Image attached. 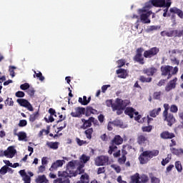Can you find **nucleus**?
I'll list each match as a JSON object with an SVG mask.
<instances>
[{
  "label": "nucleus",
  "mask_w": 183,
  "mask_h": 183,
  "mask_svg": "<svg viewBox=\"0 0 183 183\" xmlns=\"http://www.w3.org/2000/svg\"><path fill=\"white\" fill-rule=\"evenodd\" d=\"M120 103L123 109H127V107L131 104V102L128 99L122 100L120 99Z\"/></svg>",
  "instance_id": "72a5a7b5"
},
{
  "label": "nucleus",
  "mask_w": 183,
  "mask_h": 183,
  "mask_svg": "<svg viewBox=\"0 0 183 183\" xmlns=\"http://www.w3.org/2000/svg\"><path fill=\"white\" fill-rule=\"evenodd\" d=\"M159 52V49L158 47H152L149 50H146L144 52V58H152V56H155Z\"/></svg>",
  "instance_id": "423d86ee"
},
{
  "label": "nucleus",
  "mask_w": 183,
  "mask_h": 183,
  "mask_svg": "<svg viewBox=\"0 0 183 183\" xmlns=\"http://www.w3.org/2000/svg\"><path fill=\"white\" fill-rule=\"evenodd\" d=\"M122 142H124V139H122L119 135H116L110 142L108 154L109 155H112V153L114 152L113 154V157L114 158L121 157V150L118 149V147L117 145H122Z\"/></svg>",
  "instance_id": "f03ea898"
},
{
  "label": "nucleus",
  "mask_w": 183,
  "mask_h": 183,
  "mask_svg": "<svg viewBox=\"0 0 183 183\" xmlns=\"http://www.w3.org/2000/svg\"><path fill=\"white\" fill-rule=\"evenodd\" d=\"M166 4L165 0H152V4L157 8H164Z\"/></svg>",
  "instance_id": "6ab92c4d"
},
{
  "label": "nucleus",
  "mask_w": 183,
  "mask_h": 183,
  "mask_svg": "<svg viewBox=\"0 0 183 183\" xmlns=\"http://www.w3.org/2000/svg\"><path fill=\"white\" fill-rule=\"evenodd\" d=\"M112 124L113 125H114V127H120V128H122V126L124 125V122H122V121L119 119H116L113 121Z\"/></svg>",
  "instance_id": "79ce46f5"
},
{
  "label": "nucleus",
  "mask_w": 183,
  "mask_h": 183,
  "mask_svg": "<svg viewBox=\"0 0 183 183\" xmlns=\"http://www.w3.org/2000/svg\"><path fill=\"white\" fill-rule=\"evenodd\" d=\"M133 61H134V62H138V64H139L140 65H144V64H145L144 57L142 56H139V55H135L133 57Z\"/></svg>",
  "instance_id": "bb28decb"
},
{
  "label": "nucleus",
  "mask_w": 183,
  "mask_h": 183,
  "mask_svg": "<svg viewBox=\"0 0 183 183\" xmlns=\"http://www.w3.org/2000/svg\"><path fill=\"white\" fill-rule=\"evenodd\" d=\"M172 2H166L163 8H166L164 9V12L166 14H168V9H169V6H171V4Z\"/></svg>",
  "instance_id": "5fc2aeb1"
},
{
  "label": "nucleus",
  "mask_w": 183,
  "mask_h": 183,
  "mask_svg": "<svg viewBox=\"0 0 183 183\" xmlns=\"http://www.w3.org/2000/svg\"><path fill=\"white\" fill-rule=\"evenodd\" d=\"M27 124L28 122H26V120L22 119L19 121V127H26Z\"/></svg>",
  "instance_id": "e2e57ef3"
},
{
  "label": "nucleus",
  "mask_w": 183,
  "mask_h": 183,
  "mask_svg": "<svg viewBox=\"0 0 183 183\" xmlns=\"http://www.w3.org/2000/svg\"><path fill=\"white\" fill-rule=\"evenodd\" d=\"M89 159H90V157L85 154H82L81 157H80V161L81 162H83V164H86V162L89 161Z\"/></svg>",
  "instance_id": "c03bdc74"
},
{
  "label": "nucleus",
  "mask_w": 183,
  "mask_h": 183,
  "mask_svg": "<svg viewBox=\"0 0 183 183\" xmlns=\"http://www.w3.org/2000/svg\"><path fill=\"white\" fill-rule=\"evenodd\" d=\"M85 112L86 117H89L92 114L97 115V114H98V110L92 108V107H87Z\"/></svg>",
  "instance_id": "a878e982"
},
{
  "label": "nucleus",
  "mask_w": 183,
  "mask_h": 183,
  "mask_svg": "<svg viewBox=\"0 0 183 183\" xmlns=\"http://www.w3.org/2000/svg\"><path fill=\"white\" fill-rule=\"evenodd\" d=\"M170 61L172 65H179V59H178V58L172 57V59H170Z\"/></svg>",
  "instance_id": "6e6d98bb"
},
{
  "label": "nucleus",
  "mask_w": 183,
  "mask_h": 183,
  "mask_svg": "<svg viewBox=\"0 0 183 183\" xmlns=\"http://www.w3.org/2000/svg\"><path fill=\"white\" fill-rule=\"evenodd\" d=\"M178 72V69H174L173 71H171V69H163L162 70V75L163 76H167V79H171L172 75H175Z\"/></svg>",
  "instance_id": "4468645a"
},
{
  "label": "nucleus",
  "mask_w": 183,
  "mask_h": 183,
  "mask_svg": "<svg viewBox=\"0 0 183 183\" xmlns=\"http://www.w3.org/2000/svg\"><path fill=\"white\" fill-rule=\"evenodd\" d=\"M90 119L92 120V123L94 124V127H99V122H98V119L94 117H90Z\"/></svg>",
  "instance_id": "680f3d73"
},
{
  "label": "nucleus",
  "mask_w": 183,
  "mask_h": 183,
  "mask_svg": "<svg viewBox=\"0 0 183 183\" xmlns=\"http://www.w3.org/2000/svg\"><path fill=\"white\" fill-rule=\"evenodd\" d=\"M170 112H173L174 114H177V112H178V107H177V105L172 104L170 107Z\"/></svg>",
  "instance_id": "4d7b16f0"
},
{
  "label": "nucleus",
  "mask_w": 183,
  "mask_h": 183,
  "mask_svg": "<svg viewBox=\"0 0 183 183\" xmlns=\"http://www.w3.org/2000/svg\"><path fill=\"white\" fill-rule=\"evenodd\" d=\"M148 141V137H147V134H140L137 137V144L139 145H143Z\"/></svg>",
  "instance_id": "a211bd4d"
},
{
  "label": "nucleus",
  "mask_w": 183,
  "mask_h": 183,
  "mask_svg": "<svg viewBox=\"0 0 183 183\" xmlns=\"http://www.w3.org/2000/svg\"><path fill=\"white\" fill-rule=\"evenodd\" d=\"M130 183H139V173H136L131 176Z\"/></svg>",
  "instance_id": "2f4dec72"
},
{
  "label": "nucleus",
  "mask_w": 183,
  "mask_h": 183,
  "mask_svg": "<svg viewBox=\"0 0 183 183\" xmlns=\"http://www.w3.org/2000/svg\"><path fill=\"white\" fill-rule=\"evenodd\" d=\"M170 151L173 155H176L177 157H182L183 155V149H177L175 147H171Z\"/></svg>",
  "instance_id": "412c9836"
},
{
  "label": "nucleus",
  "mask_w": 183,
  "mask_h": 183,
  "mask_svg": "<svg viewBox=\"0 0 183 183\" xmlns=\"http://www.w3.org/2000/svg\"><path fill=\"white\" fill-rule=\"evenodd\" d=\"M164 110L163 112L162 115H167V114H168V111H169V104H164Z\"/></svg>",
  "instance_id": "13d9d810"
},
{
  "label": "nucleus",
  "mask_w": 183,
  "mask_h": 183,
  "mask_svg": "<svg viewBox=\"0 0 183 183\" xmlns=\"http://www.w3.org/2000/svg\"><path fill=\"white\" fill-rule=\"evenodd\" d=\"M111 167L116 171L117 174H119L121 172V167L117 165V164H112Z\"/></svg>",
  "instance_id": "603ef678"
},
{
  "label": "nucleus",
  "mask_w": 183,
  "mask_h": 183,
  "mask_svg": "<svg viewBox=\"0 0 183 183\" xmlns=\"http://www.w3.org/2000/svg\"><path fill=\"white\" fill-rule=\"evenodd\" d=\"M16 154V150L12 146L9 147L7 150H5L3 154V157H7V158H14Z\"/></svg>",
  "instance_id": "6e6552de"
},
{
  "label": "nucleus",
  "mask_w": 183,
  "mask_h": 183,
  "mask_svg": "<svg viewBox=\"0 0 183 183\" xmlns=\"http://www.w3.org/2000/svg\"><path fill=\"white\" fill-rule=\"evenodd\" d=\"M34 78L36 76V78H38L39 79V81H44V79H45V77H44V76H42V73L39 71H34Z\"/></svg>",
  "instance_id": "e433bc0d"
},
{
  "label": "nucleus",
  "mask_w": 183,
  "mask_h": 183,
  "mask_svg": "<svg viewBox=\"0 0 183 183\" xmlns=\"http://www.w3.org/2000/svg\"><path fill=\"white\" fill-rule=\"evenodd\" d=\"M159 112H161V107L150 111L149 116L152 118H156L157 115H159Z\"/></svg>",
  "instance_id": "c756f323"
},
{
  "label": "nucleus",
  "mask_w": 183,
  "mask_h": 183,
  "mask_svg": "<svg viewBox=\"0 0 183 183\" xmlns=\"http://www.w3.org/2000/svg\"><path fill=\"white\" fill-rule=\"evenodd\" d=\"M47 147L51 148V149H58V142H49L46 143Z\"/></svg>",
  "instance_id": "f704fd0d"
},
{
  "label": "nucleus",
  "mask_w": 183,
  "mask_h": 183,
  "mask_svg": "<svg viewBox=\"0 0 183 183\" xmlns=\"http://www.w3.org/2000/svg\"><path fill=\"white\" fill-rule=\"evenodd\" d=\"M81 122L83 124L81 126V129H87L88 128H91L92 127V120L91 117L89 119H81Z\"/></svg>",
  "instance_id": "f3484780"
},
{
  "label": "nucleus",
  "mask_w": 183,
  "mask_h": 183,
  "mask_svg": "<svg viewBox=\"0 0 183 183\" xmlns=\"http://www.w3.org/2000/svg\"><path fill=\"white\" fill-rule=\"evenodd\" d=\"M17 104L20 105V107H23L24 108H26L28 111L32 112L34 111V107L32 104L26 99H16Z\"/></svg>",
  "instance_id": "39448f33"
},
{
  "label": "nucleus",
  "mask_w": 183,
  "mask_h": 183,
  "mask_svg": "<svg viewBox=\"0 0 183 183\" xmlns=\"http://www.w3.org/2000/svg\"><path fill=\"white\" fill-rule=\"evenodd\" d=\"M94 162L97 167H104L105 165H108L109 162V157L108 156L101 155L95 159Z\"/></svg>",
  "instance_id": "20e7f679"
},
{
  "label": "nucleus",
  "mask_w": 183,
  "mask_h": 183,
  "mask_svg": "<svg viewBox=\"0 0 183 183\" xmlns=\"http://www.w3.org/2000/svg\"><path fill=\"white\" fill-rule=\"evenodd\" d=\"M79 104H81V105H88L86 96H84L83 99H82V97H79Z\"/></svg>",
  "instance_id": "58836bf2"
},
{
  "label": "nucleus",
  "mask_w": 183,
  "mask_h": 183,
  "mask_svg": "<svg viewBox=\"0 0 183 183\" xmlns=\"http://www.w3.org/2000/svg\"><path fill=\"white\" fill-rule=\"evenodd\" d=\"M64 162H65V160H56L52 163L51 167L49 168V171L51 172H53V171H56L59 167H62V165H64Z\"/></svg>",
  "instance_id": "ddd939ff"
},
{
  "label": "nucleus",
  "mask_w": 183,
  "mask_h": 183,
  "mask_svg": "<svg viewBox=\"0 0 183 183\" xmlns=\"http://www.w3.org/2000/svg\"><path fill=\"white\" fill-rule=\"evenodd\" d=\"M75 111L71 113L73 118H81L85 114V108L84 107H76Z\"/></svg>",
  "instance_id": "9d476101"
},
{
  "label": "nucleus",
  "mask_w": 183,
  "mask_h": 183,
  "mask_svg": "<svg viewBox=\"0 0 183 183\" xmlns=\"http://www.w3.org/2000/svg\"><path fill=\"white\" fill-rule=\"evenodd\" d=\"M48 179H46V176L45 174L40 175L36 179V183H44Z\"/></svg>",
  "instance_id": "473e14b6"
},
{
  "label": "nucleus",
  "mask_w": 183,
  "mask_h": 183,
  "mask_svg": "<svg viewBox=\"0 0 183 183\" xmlns=\"http://www.w3.org/2000/svg\"><path fill=\"white\" fill-rule=\"evenodd\" d=\"M92 134H94L93 128H89L84 131V134L86 135V138H87V139H92Z\"/></svg>",
  "instance_id": "c85d7f7f"
},
{
  "label": "nucleus",
  "mask_w": 183,
  "mask_h": 183,
  "mask_svg": "<svg viewBox=\"0 0 183 183\" xmlns=\"http://www.w3.org/2000/svg\"><path fill=\"white\" fill-rule=\"evenodd\" d=\"M169 162V157H166L165 159H163L162 161V165L163 167H165L166 164H168Z\"/></svg>",
  "instance_id": "774afa93"
},
{
  "label": "nucleus",
  "mask_w": 183,
  "mask_h": 183,
  "mask_svg": "<svg viewBox=\"0 0 183 183\" xmlns=\"http://www.w3.org/2000/svg\"><path fill=\"white\" fill-rule=\"evenodd\" d=\"M160 35L161 36H168L169 38H172V36H180L181 34H178V30H171L169 31H161Z\"/></svg>",
  "instance_id": "1a4fd4ad"
},
{
  "label": "nucleus",
  "mask_w": 183,
  "mask_h": 183,
  "mask_svg": "<svg viewBox=\"0 0 183 183\" xmlns=\"http://www.w3.org/2000/svg\"><path fill=\"white\" fill-rule=\"evenodd\" d=\"M151 182L152 183H160L161 179H159V178L156 177H151Z\"/></svg>",
  "instance_id": "0e129e2a"
},
{
  "label": "nucleus",
  "mask_w": 183,
  "mask_h": 183,
  "mask_svg": "<svg viewBox=\"0 0 183 183\" xmlns=\"http://www.w3.org/2000/svg\"><path fill=\"white\" fill-rule=\"evenodd\" d=\"M143 52H144V48L142 47L138 48L136 51V55L142 56Z\"/></svg>",
  "instance_id": "338daca9"
},
{
  "label": "nucleus",
  "mask_w": 183,
  "mask_h": 183,
  "mask_svg": "<svg viewBox=\"0 0 183 183\" xmlns=\"http://www.w3.org/2000/svg\"><path fill=\"white\" fill-rule=\"evenodd\" d=\"M142 130L143 132H151L152 131V126H145L142 127Z\"/></svg>",
  "instance_id": "49530a36"
},
{
  "label": "nucleus",
  "mask_w": 183,
  "mask_h": 183,
  "mask_svg": "<svg viewBox=\"0 0 183 183\" xmlns=\"http://www.w3.org/2000/svg\"><path fill=\"white\" fill-rule=\"evenodd\" d=\"M160 138H162V139H172L175 138V134L168 131H164L160 134Z\"/></svg>",
  "instance_id": "2eb2a0df"
},
{
  "label": "nucleus",
  "mask_w": 183,
  "mask_h": 183,
  "mask_svg": "<svg viewBox=\"0 0 183 183\" xmlns=\"http://www.w3.org/2000/svg\"><path fill=\"white\" fill-rule=\"evenodd\" d=\"M4 104L6 106H8V107H14V100H12V98L8 97L5 100Z\"/></svg>",
  "instance_id": "a19ab883"
},
{
  "label": "nucleus",
  "mask_w": 183,
  "mask_h": 183,
  "mask_svg": "<svg viewBox=\"0 0 183 183\" xmlns=\"http://www.w3.org/2000/svg\"><path fill=\"white\" fill-rule=\"evenodd\" d=\"M112 108L113 111H115L116 109H122V104H121V99H117L116 104H114L112 106Z\"/></svg>",
  "instance_id": "cd10ccee"
},
{
  "label": "nucleus",
  "mask_w": 183,
  "mask_h": 183,
  "mask_svg": "<svg viewBox=\"0 0 183 183\" xmlns=\"http://www.w3.org/2000/svg\"><path fill=\"white\" fill-rule=\"evenodd\" d=\"M159 155V150H147L143 152L139 157V161L142 165L148 164L154 157Z\"/></svg>",
  "instance_id": "7ed1b4c3"
},
{
  "label": "nucleus",
  "mask_w": 183,
  "mask_h": 183,
  "mask_svg": "<svg viewBox=\"0 0 183 183\" xmlns=\"http://www.w3.org/2000/svg\"><path fill=\"white\" fill-rule=\"evenodd\" d=\"M78 167L75 171H69V169L61 172V174H59V178L54 180V183H71V180L69 178H72L74 177H76L77 175H81V174H84L85 169H84V167L85 164L79 162Z\"/></svg>",
  "instance_id": "f257e3e1"
},
{
  "label": "nucleus",
  "mask_w": 183,
  "mask_h": 183,
  "mask_svg": "<svg viewBox=\"0 0 183 183\" xmlns=\"http://www.w3.org/2000/svg\"><path fill=\"white\" fill-rule=\"evenodd\" d=\"M127 162V156H122V157H119L118 159V162L120 165H124L125 162Z\"/></svg>",
  "instance_id": "09e8293b"
},
{
  "label": "nucleus",
  "mask_w": 183,
  "mask_h": 183,
  "mask_svg": "<svg viewBox=\"0 0 183 183\" xmlns=\"http://www.w3.org/2000/svg\"><path fill=\"white\" fill-rule=\"evenodd\" d=\"M15 97H16V98H24L25 93L22 91H18L15 93Z\"/></svg>",
  "instance_id": "3c124183"
},
{
  "label": "nucleus",
  "mask_w": 183,
  "mask_h": 183,
  "mask_svg": "<svg viewBox=\"0 0 183 183\" xmlns=\"http://www.w3.org/2000/svg\"><path fill=\"white\" fill-rule=\"evenodd\" d=\"M154 99H161V92H156L153 94Z\"/></svg>",
  "instance_id": "052dcab7"
},
{
  "label": "nucleus",
  "mask_w": 183,
  "mask_h": 183,
  "mask_svg": "<svg viewBox=\"0 0 183 183\" xmlns=\"http://www.w3.org/2000/svg\"><path fill=\"white\" fill-rule=\"evenodd\" d=\"M144 74H147L148 76H152L155 74V70L154 69H145L143 71Z\"/></svg>",
  "instance_id": "a18cd8bd"
},
{
  "label": "nucleus",
  "mask_w": 183,
  "mask_h": 183,
  "mask_svg": "<svg viewBox=\"0 0 183 183\" xmlns=\"http://www.w3.org/2000/svg\"><path fill=\"white\" fill-rule=\"evenodd\" d=\"M78 162L77 160H71L66 164V172H68V169L69 171H74L75 169V166L76 165V163Z\"/></svg>",
  "instance_id": "4be33fe9"
},
{
  "label": "nucleus",
  "mask_w": 183,
  "mask_h": 183,
  "mask_svg": "<svg viewBox=\"0 0 183 183\" xmlns=\"http://www.w3.org/2000/svg\"><path fill=\"white\" fill-rule=\"evenodd\" d=\"M169 12L170 14H176L177 15H178V16L179 18H181L182 19H183V11L182 10L177 8V7H172L169 9Z\"/></svg>",
  "instance_id": "aec40b11"
},
{
  "label": "nucleus",
  "mask_w": 183,
  "mask_h": 183,
  "mask_svg": "<svg viewBox=\"0 0 183 183\" xmlns=\"http://www.w3.org/2000/svg\"><path fill=\"white\" fill-rule=\"evenodd\" d=\"M23 181L24 183H31V177L26 175L23 177Z\"/></svg>",
  "instance_id": "69168bd1"
},
{
  "label": "nucleus",
  "mask_w": 183,
  "mask_h": 183,
  "mask_svg": "<svg viewBox=\"0 0 183 183\" xmlns=\"http://www.w3.org/2000/svg\"><path fill=\"white\" fill-rule=\"evenodd\" d=\"M20 89H22V91H26L29 89V84L24 83L23 84H21Z\"/></svg>",
  "instance_id": "864d4df0"
},
{
  "label": "nucleus",
  "mask_w": 183,
  "mask_h": 183,
  "mask_svg": "<svg viewBox=\"0 0 183 183\" xmlns=\"http://www.w3.org/2000/svg\"><path fill=\"white\" fill-rule=\"evenodd\" d=\"M149 181V178L147 174H139V183H147Z\"/></svg>",
  "instance_id": "7c9ffc66"
},
{
  "label": "nucleus",
  "mask_w": 183,
  "mask_h": 183,
  "mask_svg": "<svg viewBox=\"0 0 183 183\" xmlns=\"http://www.w3.org/2000/svg\"><path fill=\"white\" fill-rule=\"evenodd\" d=\"M38 117H39V113L38 112L34 113L33 114H31L29 117L30 122H35Z\"/></svg>",
  "instance_id": "c9c22d12"
},
{
  "label": "nucleus",
  "mask_w": 183,
  "mask_h": 183,
  "mask_svg": "<svg viewBox=\"0 0 183 183\" xmlns=\"http://www.w3.org/2000/svg\"><path fill=\"white\" fill-rule=\"evenodd\" d=\"M8 172V166L5 165L0 169L1 175H5Z\"/></svg>",
  "instance_id": "8fccbe9b"
},
{
  "label": "nucleus",
  "mask_w": 183,
  "mask_h": 183,
  "mask_svg": "<svg viewBox=\"0 0 183 183\" xmlns=\"http://www.w3.org/2000/svg\"><path fill=\"white\" fill-rule=\"evenodd\" d=\"M117 68H122V66H124V65L127 64V60L124 59H119L117 61Z\"/></svg>",
  "instance_id": "4c0bfd02"
},
{
  "label": "nucleus",
  "mask_w": 183,
  "mask_h": 183,
  "mask_svg": "<svg viewBox=\"0 0 183 183\" xmlns=\"http://www.w3.org/2000/svg\"><path fill=\"white\" fill-rule=\"evenodd\" d=\"M76 142H77V144L79 147H82V145H85L86 144H88V142L85 140H81L79 138L76 137Z\"/></svg>",
  "instance_id": "de8ad7c7"
},
{
  "label": "nucleus",
  "mask_w": 183,
  "mask_h": 183,
  "mask_svg": "<svg viewBox=\"0 0 183 183\" xmlns=\"http://www.w3.org/2000/svg\"><path fill=\"white\" fill-rule=\"evenodd\" d=\"M175 168L178 172H182V164H181V162L177 161L175 162Z\"/></svg>",
  "instance_id": "37998d69"
},
{
  "label": "nucleus",
  "mask_w": 183,
  "mask_h": 183,
  "mask_svg": "<svg viewBox=\"0 0 183 183\" xmlns=\"http://www.w3.org/2000/svg\"><path fill=\"white\" fill-rule=\"evenodd\" d=\"M26 92L30 97H34V95H35V89H34V88H29Z\"/></svg>",
  "instance_id": "bf43d9fd"
},
{
  "label": "nucleus",
  "mask_w": 183,
  "mask_h": 183,
  "mask_svg": "<svg viewBox=\"0 0 183 183\" xmlns=\"http://www.w3.org/2000/svg\"><path fill=\"white\" fill-rule=\"evenodd\" d=\"M14 135L18 137V139L19 141H24L25 142L28 141V139H26V133L25 132H19L18 134L14 133Z\"/></svg>",
  "instance_id": "b1692460"
},
{
  "label": "nucleus",
  "mask_w": 183,
  "mask_h": 183,
  "mask_svg": "<svg viewBox=\"0 0 183 183\" xmlns=\"http://www.w3.org/2000/svg\"><path fill=\"white\" fill-rule=\"evenodd\" d=\"M177 81H178V79L175 77L167 83L164 89L166 92H169V91H172V89H175L177 88Z\"/></svg>",
  "instance_id": "0eeeda50"
},
{
  "label": "nucleus",
  "mask_w": 183,
  "mask_h": 183,
  "mask_svg": "<svg viewBox=\"0 0 183 183\" xmlns=\"http://www.w3.org/2000/svg\"><path fill=\"white\" fill-rule=\"evenodd\" d=\"M163 118H164V121H167L169 127H172V125L175 124V117H174V114L171 113H167V115H163Z\"/></svg>",
  "instance_id": "9b49d317"
},
{
  "label": "nucleus",
  "mask_w": 183,
  "mask_h": 183,
  "mask_svg": "<svg viewBox=\"0 0 183 183\" xmlns=\"http://www.w3.org/2000/svg\"><path fill=\"white\" fill-rule=\"evenodd\" d=\"M151 11L143 13L140 15V20L143 24H151V20L149 19L151 16Z\"/></svg>",
  "instance_id": "f8f14e48"
},
{
  "label": "nucleus",
  "mask_w": 183,
  "mask_h": 183,
  "mask_svg": "<svg viewBox=\"0 0 183 183\" xmlns=\"http://www.w3.org/2000/svg\"><path fill=\"white\" fill-rule=\"evenodd\" d=\"M125 115H128L129 118H134V115H138L139 114L133 107H127L124 110Z\"/></svg>",
  "instance_id": "dca6fc26"
},
{
  "label": "nucleus",
  "mask_w": 183,
  "mask_h": 183,
  "mask_svg": "<svg viewBox=\"0 0 183 183\" xmlns=\"http://www.w3.org/2000/svg\"><path fill=\"white\" fill-rule=\"evenodd\" d=\"M117 74L119 78L125 79L128 76V71L125 69H117Z\"/></svg>",
  "instance_id": "393cba45"
},
{
  "label": "nucleus",
  "mask_w": 183,
  "mask_h": 183,
  "mask_svg": "<svg viewBox=\"0 0 183 183\" xmlns=\"http://www.w3.org/2000/svg\"><path fill=\"white\" fill-rule=\"evenodd\" d=\"M139 79L140 82H143V83L144 82H151L152 81V78H151V77L147 78L144 76H140Z\"/></svg>",
  "instance_id": "ea45409f"
},
{
  "label": "nucleus",
  "mask_w": 183,
  "mask_h": 183,
  "mask_svg": "<svg viewBox=\"0 0 183 183\" xmlns=\"http://www.w3.org/2000/svg\"><path fill=\"white\" fill-rule=\"evenodd\" d=\"M169 54H170V59H172V57L177 58V56H181L182 54V50H179V49H173L172 51H169Z\"/></svg>",
  "instance_id": "5701e85b"
}]
</instances>
